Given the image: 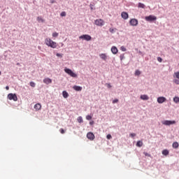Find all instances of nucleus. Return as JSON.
Returning <instances> with one entry per match:
<instances>
[{
  "label": "nucleus",
  "mask_w": 179,
  "mask_h": 179,
  "mask_svg": "<svg viewBox=\"0 0 179 179\" xmlns=\"http://www.w3.org/2000/svg\"><path fill=\"white\" fill-rule=\"evenodd\" d=\"M179 146V144L178 142H174L172 144V147L173 148V149H177Z\"/></svg>",
  "instance_id": "20"
},
{
  "label": "nucleus",
  "mask_w": 179,
  "mask_h": 179,
  "mask_svg": "<svg viewBox=\"0 0 179 179\" xmlns=\"http://www.w3.org/2000/svg\"><path fill=\"white\" fill-rule=\"evenodd\" d=\"M63 54H61V53H57L56 54V57H59V58H62V57H63Z\"/></svg>",
  "instance_id": "33"
},
{
  "label": "nucleus",
  "mask_w": 179,
  "mask_h": 179,
  "mask_svg": "<svg viewBox=\"0 0 179 179\" xmlns=\"http://www.w3.org/2000/svg\"><path fill=\"white\" fill-rule=\"evenodd\" d=\"M86 120H87L88 121H90V120H92V116L88 115L86 116Z\"/></svg>",
  "instance_id": "37"
},
{
  "label": "nucleus",
  "mask_w": 179,
  "mask_h": 179,
  "mask_svg": "<svg viewBox=\"0 0 179 179\" xmlns=\"http://www.w3.org/2000/svg\"><path fill=\"white\" fill-rule=\"evenodd\" d=\"M64 72L71 76V78H77L78 75L76 73H73L72 70L70 69L66 68L64 69Z\"/></svg>",
  "instance_id": "2"
},
{
  "label": "nucleus",
  "mask_w": 179,
  "mask_h": 179,
  "mask_svg": "<svg viewBox=\"0 0 179 179\" xmlns=\"http://www.w3.org/2000/svg\"><path fill=\"white\" fill-rule=\"evenodd\" d=\"M8 99L9 100H13V101H17V96L16 94L10 93L7 96Z\"/></svg>",
  "instance_id": "5"
},
{
  "label": "nucleus",
  "mask_w": 179,
  "mask_h": 179,
  "mask_svg": "<svg viewBox=\"0 0 179 179\" xmlns=\"http://www.w3.org/2000/svg\"><path fill=\"white\" fill-rule=\"evenodd\" d=\"M94 24L96 26H104V20L102 19H97L94 21Z\"/></svg>",
  "instance_id": "6"
},
{
  "label": "nucleus",
  "mask_w": 179,
  "mask_h": 179,
  "mask_svg": "<svg viewBox=\"0 0 179 179\" xmlns=\"http://www.w3.org/2000/svg\"><path fill=\"white\" fill-rule=\"evenodd\" d=\"M1 71H0V76H1Z\"/></svg>",
  "instance_id": "49"
},
{
  "label": "nucleus",
  "mask_w": 179,
  "mask_h": 179,
  "mask_svg": "<svg viewBox=\"0 0 179 179\" xmlns=\"http://www.w3.org/2000/svg\"><path fill=\"white\" fill-rule=\"evenodd\" d=\"M173 101H174V103H179V97L178 96H175L174 98H173Z\"/></svg>",
  "instance_id": "25"
},
{
  "label": "nucleus",
  "mask_w": 179,
  "mask_h": 179,
  "mask_svg": "<svg viewBox=\"0 0 179 179\" xmlns=\"http://www.w3.org/2000/svg\"><path fill=\"white\" fill-rule=\"evenodd\" d=\"M129 136H131V138H135V136H136V134L135 133H131L129 134Z\"/></svg>",
  "instance_id": "32"
},
{
  "label": "nucleus",
  "mask_w": 179,
  "mask_h": 179,
  "mask_svg": "<svg viewBox=\"0 0 179 179\" xmlns=\"http://www.w3.org/2000/svg\"><path fill=\"white\" fill-rule=\"evenodd\" d=\"M140 99H141V100H149V96L146 94H143L140 96Z\"/></svg>",
  "instance_id": "18"
},
{
  "label": "nucleus",
  "mask_w": 179,
  "mask_h": 179,
  "mask_svg": "<svg viewBox=\"0 0 179 179\" xmlns=\"http://www.w3.org/2000/svg\"><path fill=\"white\" fill-rule=\"evenodd\" d=\"M73 89L74 90H76V92H82V87H80V86H78V85H74L73 87Z\"/></svg>",
  "instance_id": "13"
},
{
  "label": "nucleus",
  "mask_w": 179,
  "mask_h": 179,
  "mask_svg": "<svg viewBox=\"0 0 179 179\" xmlns=\"http://www.w3.org/2000/svg\"><path fill=\"white\" fill-rule=\"evenodd\" d=\"M120 50H121V51H123V52L127 51V48H126L125 47H124V46H122V47L120 48Z\"/></svg>",
  "instance_id": "38"
},
{
  "label": "nucleus",
  "mask_w": 179,
  "mask_h": 179,
  "mask_svg": "<svg viewBox=\"0 0 179 179\" xmlns=\"http://www.w3.org/2000/svg\"><path fill=\"white\" fill-rule=\"evenodd\" d=\"M100 58H101V59H103V61H106L107 59V55H106V54L102 53L99 55Z\"/></svg>",
  "instance_id": "19"
},
{
  "label": "nucleus",
  "mask_w": 179,
  "mask_h": 179,
  "mask_svg": "<svg viewBox=\"0 0 179 179\" xmlns=\"http://www.w3.org/2000/svg\"><path fill=\"white\" fill-rule=\"evenodd\" d=\"M106 138H107V139H111L113 138V136H111V134H108L106 136Z\"/></svg>",
  "instance_id": "42"
},
{
  "label": "nucleus",
  "mask_w": 179,
  "mask_h": 179,
  "mask_svg": "<svg viewBox=\"0 0 179 179\" xmlns=\"http://www.w3.org/2000/svg\"><path fill=\"white\" fill-rule=\"evenodd\" d=\"M138 23V20L135 18H132L129 21L130 26H136Z\"/></svg>",
  "instance_id": "9"
},
{
  "label": "nucleus",
  "mask_w": 179,
  "mask_h": 179,
  "mask_svg": "<svg viewBox=\"0 0 179 179\" xmlns=\"http://www.w3.org/2000/svg\"><path fill=\"white\" fill-rule=\"evenodd\" d=\"M120 61H122V59H125V55L124 54H122L120 55Z\"/></svg>",
  "instance_id": "29"
},
{
  "label": "nucleus",
  "mask_w": 179,
  "mask_h": 179,
  "mask_svg": "<svg viewBox=\"0 0 179 179\" xmlns=\"http://www.w3.org/2000/svg\"><path fill=\"white\" fill-rule=\"evenodd\" d=\"M109 31L112 34H114V33H115V31H117V28H110Z\"/></svg>",
  "instance_id": "22"
},
{
  "label": "nucleus",
  "mask_w": 179,
  "mask_h": 179,
  "mask_svg": "<svg viewBox=\"0 0 179 179\" xmlns=\"http://www.w3.org/2000/svg\"><path fill=\"white\" fill-rule=\"evenodd\" d=\"M62 96L64 99H68V97H69V94H68L66 91H63Z\"/></svg>",
  "instance_id": "16"
},
{
  "label": "nucleus",
  "mask_w": 179,
  "mask_h": 179,
  "mask_svg": "<svg viewBox=\"0 0 179 179\" xmlns=\"http://www.w3.org/2000/svg\"><path fill=\"white\" fill-rule=\"evenodd\" d=\"M52 37H58V36H59V34H58V32H54V33H52Z\"/></svg>",
  "instance_id": "31"
},
{
  "label": "nucleus",
  "mask_w": 179,
  "mask_h": 179,
  "mask_svg": "<svg viewBox=\"0 0 179 179\" xmlns=\"http://www.w3.org/2000/svg\"><path fill=\"white\" fill-rule=\"evenodd\" d=\"M106 86H107L108 89H111V87H113V86H111V84H110V83H106Z\"/></svg>",
  "instance_id": "39"
},
{
  "label": "nucleus",
  "mask_w": 179,
  "mask_h": 179,
  "mask_svg": "<svg viewBox=\"0 0 179 179\" xmlns=\"http://www.w3.org/2000/svg\"><path fill=\"white\" fill-rule=\"evenodd\" d=\"M136 145L137 146V148H142V146H143V141H137Z\"/></svg>",
  "instance_id": "15"
},
{
  "label": "nucleus",
  "mask_w": 179,
  "mask_h": 179,
  "mask_svg": "<svg viewBox=\"0 0 179 179\" xmlns=\"http://www.w3.org/2000/svg\"><path fill=\"white\" fill-rule=\"evenodd\" d=\"M121 16L122 17V19H124V20H127V19H128L129 17V15L128 13L127 12H122Z\"/></svg>",
  "instance_id": "12"
},
{
  "label": "nucleus",
  "mask_w": 179,
  "mask_h": 179,
  "mask_svg": "<svg viewBox=\"0 0 179 179\" xmlns=\"http://www.w3.org/2000/svg\"><path fill=\"white\" fill-rule=\"evenodd\" d=\"M80 40H85V41H90L92 40V36L88 34H83L79 37Z\"/></svg>",
  "instance_id": "4"
},
{
  "label": "nucleus",
  "mask_w": 179,
  "mask_h": 179,
  "mask_svg": "<svg viewBox=\"0 0 179 179\" xmlns=\"http://www.w3.org/2000/svg\"><path fill=\"white\" fill-rule=\"evenodd\" d=\"M145 19L147 22H155V20H157V17L150 15L149 16H146Z\"/></svg>",
  "instance_id": "3"
},
{
  "label": "nucleus",
  "mask_w": 179,
  "mask_h": 179,
  "mask_svg": "<svg viewBox=\"0 0 179 179\" xmlns=\"http://www.w3.org/2000/svg\"><path fill=\"white\" fill-rule=\"evenodd\" d=\"M77 121L79 124H82V122H83V117H82V116L78 117Z\"/></svg>",
  "instance_id": "23"
},
{
  "label": "nucleus",
  "mask_w": 179,
  "mask_h": 179,
  "mask_svg": "<svg viewBox=\"0 0 179 179\" xmlns=\"http://www.w3.org/2000/svg\"><path fill=\"white\" fill-rule=\"evenodd\" d=\"M164 125H173L176 124V120H165L162 122Z\"/></svg>",
  "instance_id": "8"
},
{
  "label": "nucleus",
  "mask_w": 179,
  "mask_h": 179,
  "mask_svg": "<svg viewBox=\"0 0 179 179\" xmlns=\"http://www.w3.org/2000/svg\"><path fill=\"white\" fill-rule=\"evenodd\" d=\"M157 61H158L159 62H162L163 61V59H162V57H157Z\"/></svg>",
  "instance_id": "41"
},
{
  "label": "nucleus",
  "mask_w": 179,
  "mask_h": 179,
  "mask_svg": "<svg viewBox=\"0 0 179 179\" xmlns=\"http://www.w3.org/2000/svg\"><path fill=\"white\" fill-rule=\"evenodd\" d=\"M135 75H137V76H139V75H141V71L139 70H136L135 71Z\"/></svg>",
  "instance_id": "34"
},
{
  "label": "nucleus",
  "mask_w": 179,
  "mask_h": 179,
  "mask_svg": "<svg viewBox=\"0 0 179 179\" xmlns=\"http://www.w3.org/2000/svg\"><path fill=\"white\" fill-rule=\"evenodd\" d=\"M50 3H55V0H51Z\"/></svg>",
  "instance_id": "46"
},
{
  "label": "nucleus",
  "mask_w": 179,
  "mask_h": 179,
  "mask_svg": "<svg viewBox=\"0 0 179 179\" xmlns=\"http://www.w3.org/2000/svg\"><path fill=\"white\" fill-rule=\"evenodd\" d=\"M59 132L62 133V134H65V130L64 129H60Z\"/></svg>",
  "instance_id": "40"
},
{
  "label": "nucleus",
  "mask_w": 179,
  "mask_h": 179,
  "mask_svg": "<svg viewBox=\"0 0 179 179\" xmlns=\"http://www.w3.org/2000/svg\"><path fill=\"white\" fill-rule=\"evenodd\" d=\"M38 22H41V23H44V19L41 18V17H37Z\"/></svg>",
  "instance_id": "27"
},
{
  "label": "nucleus",
  "mask_w": 179,
  "mask_h": 179,
  "mask_svg": "<svg viewBox=\"0 0 179 179\" xmlns=\"http://www.w3.org/2000/svg\"><path fill=\"white\" fill-rule=\"evenodd\" d=\"M6 90H9V86H6Z\"/></svg>",
  "instance_id": "47"
},
{
  "label": "nucleus",
  "mask_w": 179,
  "mask_h": 179,
  "mask_svg": "<svg viewBox=\"0 0 179 179\" xmlns=\"http://www.w3.org/2000/svg\"><path fill=\"white\" fill-rule=\"evenodd\" d=\"M94 121H91L90 122V125H94Z\"/></svg>",
  "instance_id": "44"
},
{
  "label": "nucleus",
  "mask_w": 179,
  "mask_h": 179,
  "mask_svg": "<svg viewBox=\"0 0 179 179\" xmlns=\"http://www.w3.org/2000/svg\"><path fill=\"white\" fill-rule=\"evenodd\" d=\"M29 85L31 87H36V83L33 82V81H31L29 83Z\"/></svg>",
  "instance_id": "26"
},
{
  "label": "nucleus",
  "mask_w": 179,
  "mask_h": 179,
  "mask_svg": "<svg viewBox=\"0 0 179 179\" xmlns=\"http://www.w3.org/2000/svg\"><path fill=\"white\" fill-rule=\"evenodd\" d=\"M176 78H177V79H179V71H177L174 73Z\"/></svg>",
  "instance_id": "35"
},
{
  "label": "nucleus",
  "mask_w": 179,
  "mask_h": 179,
  "mask_svg": "<svg viewBox=\"0 0 179 179\" xmlns=\"http://www.w3.org/2000/svg\"><path fill=\"white\" fill-rule=\"evenodd\" d=\"M138 8H142V9H145V8L146 7V6H145V4H143V3H138Z\"/></svg>",
  "instance_id": "24"
},
{
  "label": "nucleus",
  "mask_w": 179,
  "mask_h": 179,
  "mask_svg": "<svg viewBox=\"0 0 179 179\" xmlns=\"http://www.w3.org/2000/svg\"><path fill=\"white\" fill-rule=\"evenodd\" d=\"M138 53H140L141 55H142V51H138Z\"/></svg>",
  "instance_id": "48"
},
{
  "label": "nucleus",
  "mask_w": 179,
  "mask_h": 179,
  "mask_svg": "<svg viewBox=\"0 0 179 179\" xmlns=\"http://www.w3.org/2000/svg\"><path fill=\"white\" fill-rule=\"evenodd\" d=\"M111 52L114 55L117 54L118 52V48L115 46H113L111 48Z\"/></svg>",
  "instance_id": "14"
},
{
  "label": "nucleus",
  "mask_w": 179,
  "mask_h": 179,
  "mask_svg": "<svg viewBox=\"0 0 179 179\" xmlns=\"http://www.w3.org/2000/svg\"><path fill=\"white\" fill-rule=\"evenodd\" d=\"M45 43L46 45H48V47H50L51 48H55L57 47V43L54 42L51 38H46Z\"/></svg>",
  "instance_id": "1"
},
{
  "label": "nucleus",
  "mask_w": 179,
  "mask_h": 179,
  "mask_svg": "<svg viewBox=\"0 0 179 179\" xmlns=\"http://www.w3.org/2000/svg\"><path fill=\"white\" fill-rule=\"evenodd\" d=\"M35 110H36L37 111H38V110H41V104L40 103H36L34 105V107Z\"/></svg>",
  "instance_id": "17"
},
{
  "label": "nucleus",
  "mask_w": 179,
  "mask_h": 179,
  "mask_svg": "<svg viewBox=\"0 0 179 179\" xmlns=\"http://www.w3.org/2000/svg\"><path fill=\"white\" fill-rule=\"evenodd\" d=\"M143 155H144L145 156H146L147 157H151V156H152V155H150V154H149V153H148V152H143Z\"/></svg>",
  "instance_id": "30"
},
{
  "label": "nucleus",
  "mask_w": 179,
  "mask_h": 179,
  "mask_svg": "<svg viewBox=\"0 0 179 179\" xmlns=\"http://www.w3.org/2000/svg\"><path fill=\"white\" fill-rule=\"evenodd\" d=\"M90 9H91V10H93V6H94V5L90 4Z\"/></svg>",
  "instance_id": "45"
},
{
  "label": "nucleus",
  "mask_w": 179,
  "mask_h": 179,
  "mask_svg": "<svg viewBox=\"0 0 179 179\" xmlns=\"http://www.w3.org/2000/svg\"><path fill=\"white\" fill-rule=\"evenodd\" d=\"M60 16H62V17L66 16V12H65V11L62 12L60 13Z\"/></svg>",
  "instance_id": "28"
},
{
  "label": "nucleus",
  "mask_w": 179,
  "mask_h": 179,
  "mask_svg": "<svg viewBox=\"0 0 179 179\" xmlns=\"http://www.w3.org/2000/svg\"><path fill=\"white\" fill-rule=\"evenodd\" d=\"M43 83H45V85H50L52 83V80L50 78H45V79H43Z\"/></svg>",
  "instance_id": "11"
},
{
  "label": "nucleus",
  "mask_w": 179,
  "mask_h": 179,
  "mask_svg": "<svg viewBox=\"0 0 179 179\" xmlns=\"http://www.w3.org/2000/svg\"><path fill=\"white\" fill-rule=\"evenodd\" d=\"M118 101H119V100L118 99H114L113 101V104H115V103H118Z\"/></svg>",
  "instance_id": "43"
},
{
  "label": "nucleus",
  "mask_w": 179,
  "mask_h": 179,
  "mask_svg": "<svg viewBox=\"0 0 179 179\" xmlns=\"http://www.w3.org/2000/svg\"><path fill=\"white\" fill-rule=\"evenodd\" d=\"M157 101L159 104H163V103L167 101V99L164 96H159Z\"/></svg>",
  "instance_id": "7"
},
{
  "label": "nucleus",
  "mask_w": 179,
  "mask_h": 179,
  "mask_svg": "<svg viewBox=\"0 0 179 179\" xmlns=\"http://www.w3.org/2000/svg\"><path fill=\"white\" fill-rule=\"evenodd\" d=\"M173 83H176V85H179V80L178 79H174Z\"/></svg>",
  "instance_id": "36"
},
{
  "label": "nucleus",
  "mask_w": 179,
  "mask_h": 179,
  "mask_svg": "<svg viewBox=\"0 0 179 179\" xmlns=\"http://www.w3.org/2000/svg\"><path fill=\"white\" fill-rule=\"evenodd\" d=\"M87 139H90V141H94V134L92 132H89L87 134Z\"/></svg>",
  "instance_id": "10"
},
{
  "label": "nucleus",
  "mask_w": 179,
  "mask_h": 179,
  "mask_svg": "<svg viewBox=\"0 0 179 179\" xmlns=\"http://www.w3.org/2000/svg\"><path fill=\"white\" fill-rule=\"evenodd\" d=\"M169 153H170L169 150H162V155L164 156H168Z\"/></svg>",
  "instance_id": "21"
}]
</instances>
